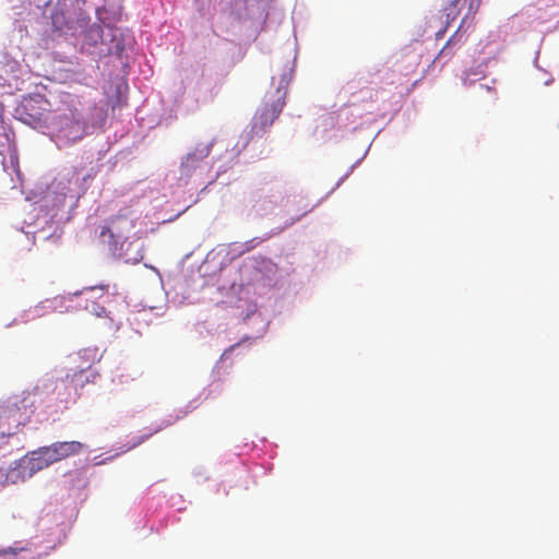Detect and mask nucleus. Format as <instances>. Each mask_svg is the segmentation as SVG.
<instances>
[{"label": "nucleus", "instance_id": "nucleus-1", "mask_svg": "<svg viewBox=\"0 0 559 559\" xmlns=\"http://www.w3.org/2000/svg\"><path fill=\"white\" fill-rule=\"evenodd\" d=\"M81 108V99L67 94L61 100V106L52 111L48 128L63 144H72L84 136L86 122Z\"/></svg>", "mask_w": 559, "mask_h": 559}, {"label": "nucleus", "instance_id": "nucleus-2", "mask_svg": "<svg viewBox=\"0 0 559 559\" xmlns=\"http://www.w3.org/2000/svg\"><path fill=\"white\" fill-rule=\"evenodd\" d=\"M16 117L33 128H48L52 112L49 100L39 94L24 97L15 109Z\"/></svg>", "mask_w": 559, "mask_h": 559}, {"label": "nucleus", "instance_id": "nucleus-3", "mask_svg": "<svg viewBox=\"0 0 559 559\" xmlns=\"http://www.w3.org/2000/svg\"><path fill=\"white\" fill-rule=\"evenodd\" d=\"M480 2L481 0H447V3L443 8L447 17L454 20L463 10H466V13L455 34L448 39L441 49L440 55L452 53V47L459 44L462 39V36L459 35L460 31L468 19H473L475 16L479 9Z\"/></svg>", "mask_w": 559, "mask_h": 559}, {"label": "nucleus", "instance_id": "nucleus-4", "mask_svg": "<svg viewBox=\"0 0 559 559\" xmlns=\"http://www.w3.org/2000/svg\"><path fill=\"white\" fill-rule=\"evenodd\" d=\"M283 107L284 102L280 98L272 104L265 103L254 115L253 129L262 132L266 131L277 119Z\"/></svg>", "mask_w": 559, "mask_h": 559}, {"label": "nucleus", "instance_id": "nucleus-5", "mask_svg": "<svg viewBox=\"0 0 559 559\" xmlns=\"http://www.w3.org/2000/svg\"><path fill=\"white\" fill-rule=\"evenodd\" d=\"M211 153V145H201L188 153L181 162V170L186 174L195 169Z\"/></svg>", "mask_w": 559, "mask_h": 559}, {"label": "nucleus", "instance_id": "nucleus-6", "mask_svg": "<svg viewBox=\"0 0 559 559\" xmlns=\"http://www.w3.org/2000/svg\"><path fill=\"white\" fill-rule=\"evenodd\" d=\"M22 474L27 477H32L35 473L48 467L38 450L33 451L31 455L22 461L16 462Z\"/></svg>", "mask_w": 559, "mask_h": 559}, {"label": "nucleus", "instance_id": "nucleus-7", "mask_svg": "<svg viewBox=\"0 0 559 559\" xmlns=\"http://www.w3.org/2000/svg\"><path fill=\"white\" fill-rule=\"evenodd\" d=\"M52 452L56 453L58 461L76 455L83 451L85 445L79 441H63L51 444Z\"/></svg>", "mask_w": 559, "mask_h": 559}, {"label": "nucleus", "instance_id": "nucleus-8", "mask_svg": "<svg viewBox=\"0 0 559 559\" xmlns=\"http://www.w3.org/2000/svg\"><path fill=\"white\" fill-rule=\"evenodd\" d=\"M0 155H10L11 160L17 159L16 147L14 139L5 131L4 128L0 130Z\"/></svg>", "mask_w": 559, "mask_h": 559}, {"label": "nucleus", "instance_id": "nucleus-9", "mask_svg": "<svg viewBox=\"0 0 559 559\" xmlns=\"http://www.w3.org/2000/svg\"><path fill=\"white\" fill-rule=\"evenodd\" d=\"M25 475L19 468V465L15 463L14 466L5 469L0 468V486H5L9 484H16L19 481H24Z\"/></svg>", "mask_w": 559, "mask_h": 559}, {"label": "nucleus", "instance_id": "nucleus-10", "mask_svg": "<svg viewBox=\"0 0 559 559\" xmlns=\"http://www.w3.org/2000/svg\"><path fill=\"white\" fill-rule=\"evenodd\" d=\"M121 221H124V222H128L129 223V227H132L133 226V222L130 219V217L128 216V214H122V213H119L117 214L116 216L111 217L110 219V227H106L103 229L102 231V235H105L107 231L110 233L112 235V230H116L118 235H120L121 230L120 228L118 227V224L121 222Z\"/></svg>", "mask_w": 559, "mask_h": 559}, {"label": "nucleus", "instance_id": "nucleus-11", "mask_svg": "<svg viewBox=\"0 0 559 559\" xmlns=\"http://www.w3.org/2000/svg\"><path fill=\"white\" fill-rule=\"evenodd\" d=\"M39 454L43 456L44 461L46 462L47 466H49L52 463L59 462L56 453L52 452L51 444L48 447H43L38 449Z\"/></svg>", "mask_w": 559, "mask_h": 559}, {"label": "nucleus", "instance_id": "nucleus-12", "mask_svg": "<svg viewBox=\"0 0 559 559\" xmlns=\"http://www.w3.org/2000/svg\"><path fill=\"white\" fill-rule=\"evenodd\" d=\"M23 550H26V548L9 547L0 549V559H16L17 554Z\"/></svg>", "mask_w": 559, "mask_h": 559}, {"label": "nucleus", "instance_id": "nucleus-13", "mask_svg": "<svg viewBox=\"0 0 559 559\" xmlns=\"http://www.w3.org/2000/svg\"><path fill=\"white\" fill-rule=\"evenodd\" d=\"M85 308H86V310H88L90 312H92L93 314H95L97 317H102L106 312V310L103 306H100L99 304L94 302V301L92 302L91 306L86 305Z\"/></svg>", "mask_w": 559, "mask_h": 559}, {"label": "nucleus", "instance_id": "nucleus-14", "mask_svg": "<svg viewBox=\"0 0 559 559\" xmlns=\"http://www.w3.org/2000/svg\"><path fill=\"white\" fill-rule=\"evenodd\" d=\"M107 289H108V286L100 285L97 287L84 288V290L81 294L88 295V294H93L96 292H100V296H104L105 294H107Z\"/></svg>", "mask_w": 559, "mask_h": 559}, {"label": "nucleus", "instance_id": "nucleus-15", "mask_svg": "<svg viewBox=\"0 0 559 559\" xmlns=\"http://www.w3.org/2000/svg\"><path fill=\"white\" fill-rule=\"evenodd\" d=\"M118 383L122 385H128L131 381H134L135 378L132 377L130 373H122L118 376Z\"/></svg>", "mask_w": 559, "mask_h": 559}, {"label": "nucleus", "instance_id": "nucleus-16", "mask_svg": "<svg viewBox=\"0 0 559 559\" xmlns=\"http://www.w3.org/2000/svg\"><path fill=\"white\" fill-rule=\"evenodd\" d=\"M93 364V360L87 361L84 366H81L79 371H74L72 374V379H74L78 374H82L84 371L88 370Z\"/></svg>", "mask_w": 559, "mask_h": 559}, {"label": "nucleus", "instance_id": "nucleus-17", "mask_svg": "<svg viewBox=\"0 0 559 559\" xmlns=\"http://www.w3.org/2000/svg\"><path fill=\"white\" fill-rule=\"evenodd\" d=\"M152 436V433H148V435H145V436H142L140 438H138L136 441L133 442V444L131 445V448H134L139 444H141L142 442H144L146 439H148L150 437Z\"/></svg>", "mask_w": 559, "mask_h": 559}, {"label": "nucleus", "instance_id": "nucleus-18", "mask_svg": "<svg viewBox=\"0 0 559 559\" xmlns=\"http://www.w3.org/2000/svg\"><path fill=\"white\" fill-rule=\"evenodd\" d=\"M310 210H306L305 212H302V214L297 218L299 219L301 216L306 215Z\"/></svg>", "mask_w": 559, "mask_h": 559}, {"label": "nucleus", "instance_id": "nucleus-19", "mask_svg": "<svg viewBox=\"0 0 559 559\" xmlns=\"http://www.w3.org/2000/svg\"><path fill=\"white\" fill-rule=\"evenodd\" d=\"M97 376H98L97 373H93V374H92L93 380H94Z\"/></svg>", "mask_w": 559, "mask_h": 559}, {"label": "nucleus", "instance_id": "nucleus-20", "mask_svg": "<svg viewBox=\"0 0 559 559\" xmlns=\"http://www.w3.org/2000/svg\"><path fill=\"white\" fill-rule=\"evenodd\" d=\"M7 437L4 435L1 436V441H4Z\"/></svg>", "mask_w": 559, "mask_h": 559}]
</instances>
